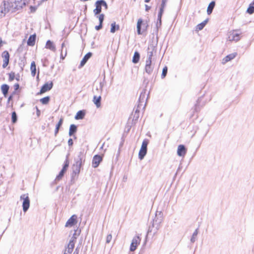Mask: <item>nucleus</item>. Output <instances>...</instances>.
I'll list each match as a JSON object with an SVG mask.
<instances>
[{"instance_id": "40", "label": "nucleus", "mask_w": 254, "mask_h": 254, "mask_svg": "<svg viewBox=\"0 0 254 254\" xmlns=\"http://www.w3.org/2000/svg\"><path fill=\"white\" fill-rule=\"evenodd\" d=\"M17 121V115L15 111H13L11 113V122L13 124H15Z\"/></svg>"}, {"instance_id": "28", "label": "nucleus", "mask_w": 254, "mask_h": 254, "mask_svg": "<svg viewBox=\"0 0 254 254\" xmlns=\"http://www.w3.org/2000/svg\"><path fill=\"white\" fill-rule=\"evenodd\" d=\"M46 48L54 52H55L56 50V47L54 45L53 42L50 40L47 41L46 44Z\"/></svg>"}, {"instance_id": "43", "label": "nucleus", "mask_w": 254, "mask_h": 254, "mask_svg": "<svg viewBox=\"0 0 254 254\" xmlns=\"http://www.w3.org/2000/svg\"><path fill=\"white\" fill-rule=\"evenodd\" d=\"M68 156H69V154H68L66 155V159L64 161V164L63 166V168H65L67 169L68 166H69V160H68Z\"/></svg>"}, {"instance_id": "60", "label": "nucleus", "mask_w": 254, "mask_h": 254, "mask_svg": "<svg viewBox=\"0 0 254 254\" xmlns=\"http://www.w3.org/2000/svg\"><path fill=\"white\" fill-rule=\"evenodd\" d=\"M79 248L78 247H77L74 252H73V254H79Z\"/></svg>"}, {"instance_id": "6", "label": "nucleus", "mask_w": 254, "mask_h": 254, "mask_svg": "<svg viewBox=\"0 0 254 254\" xmlns=\"http://www.w3.org/2000/svg\"><path fill=\"white\" fill-rule=\"evenodd\" d=\"M85 154L83 151H80L77 156L74 158L75 163L73 165H77V166L81 167L85 162Z\"/></svg>"}, {"instance_id": "16", "label": "nucleus", "mask_w": 254, "mask_h": 254, "mask_svg": "<svg viewBox=\"0 0 254 254\" xmlns=\"http://www.w3.org/2000/svg\"><path fill=\"white\" fill-rule=\"evenodd\" d=\"M202 98L203 97L201 96L197 99L196 103L194 105V111L195 112H199L201 108L204 106L205 103L204 102L201 103Z\"/></svg>"}, {"instance_id": "57", "label": "nucleus", "mask_w": 254, "mask_h": 254, "mask_svg": "<svg viewBox=\"0 0 254 254\" xmlns=\"http://www.w3.org/2000/svg\"><path fill=\"white\" fill-rule=\"evenodd\" d=\"M73 141L72 138H69L68 140V144L69 146H71L73 145Z\"/></svg>"}, {"instance_id": "56", "label": "nucleus", "mask_w": 254, "mask_h": 254, "mask_svg": "<svg viewBox=\"0 0 254 254\" xmlns=\"http://www.w3.org/2000/svg\"><path fill=\"white\" fill-rule=\"evenodd\" d=\"M166 2H167L162 1L160 8L164 9L166 5Z\"/></svg>"}, {"instance_id": "61", "label": "nucleus", "mask_w": 254, "mask_h": 254, "mask_svg": "<svg viewBox=\"0 0 254 254\" xmlns=\"http://www.w3.org/2000/svg\"><path fill=\"white\" fill-rule=\"evenodd\" d=\"M145 11H148L151 8V6H148L147 4L145 5Z\"/></svg>"}, {"instance_id": "18", "label": "nucleus", "mask_w": 254, "mask_h": 254, "mask_svg": "<svg viewBox=\"0 0 254 254\" xmlns=\"http://www.w3.org/2000/svg\"><path fill=\"white\" fill-rule=\"evenodd\" d=\"M92 53L91 52L87 53L82 59L78 68H80L83 67L86 64L88 60L92 57Z\"/></svg>"}, {"instance_id": "45", "label": "nucleus", "mask_w": 254, "mask_h": 254, "mask_svg": "<svg viewBox=\"0 0 254 254\" xmlns=\"http://www.w3.org/2000/svg\"><path fill=\"white\" fill-rule=\"evenodd\" d=\"M139 108H137L136 109L134 116H133V119H135V120H137L139 118Z\"/></svg>"}, {"instance_id": "34", "label": "nucleus", "mask_w": 254, "mask_h": 254, "mask_svg": "<svg viewBox=\"0 0 254 254\" xmlns=\"http://www.w3.org/2000/svg\"><path fill=\"white\" fill-rule=\"evenodd\" d=\"M208 19H206L205 20H204L203 22L197 24L196 26V31L201 30L202 29H203V28L204 27V26L206 25V24L208 22Z\"/></svg>"}, {"instance_id": "35", "label": "nucleus", "mask_w": 254, "mask_h": 254, "mask_svg": "<svg viewBox=\"0 0 254 254\" xmlns=\"http://www.w3.org/2000/svg\"><path fill=\"white\" fill-rule=\"evenodd\" d=\"M110 32L114 33L116 31H118L120 29V26L118 24H116L115 22L112 23L111 25Z\"/></svg>"}, {"instance_id": "47", "label": "nucleus", "mask_w": 254, "mask_h": 254, "mask_svg": "<svg viewBox=\"0 0 254 254\" xmlns=\"http://www.w3.org/2000/svg\"><path fill=\"white\" fill-rule=\"evenodd\" d=\"M101 3V5H102V6L104 7L105 9L107 10L108 8V4L105 0H101V1L100 2Z\"/></svg>"}, {"instance_id": "50", "label": "nucleus", "mask_w": 254, "mask_h": 254, "mask_svg": "<svg viewBox=\"0 0 254 254\" xmlns=\"http://www.w3.org/2000/svg\"><path fill=\"white\" fill-rule=\"evenodd\" d=\"M30 12L34 13L37 9V7L31 5L30 6Z\"/></svg>"}, {"instance_id": "36", "label": "nucleus", "mask_w": 254, "mask_h": 254, "mask_svg": "<svg viewBox=\"0 0 254 254\" xmlns=\"http://www.w3.org/2000/svg\"><path fill=\"white\" fill-rule=\"evenodd\" d=\"M30 69L32 76L34 77L36 73V65L35 62L34 61H33L31 64Z\"/></svg>"}, {"instance_id": "32", "label": "nucleus", "mask_w": 254, "mask_h": 254, "mask_svg": "<svg viewBox=\"0 0 254 254\" xmlns=\"http://www.w3.org/2000/svg\"><path fill=\"white\" fill-rule=\"evenodd\" d=\"M63 124V119L61 118L58 123V124L56 126V128L55 130V136H56L59 133V129L61 126H62Z\"/></svg>"}, {"instance_id": "7", "label": "nucleus", "mask_w": 254, "mask_h": 254, "mask_svg": "<svg viewBox=\"0 0 254 254\" xmlns=\"http://www.w3.org/2000/svg\"><path fill=\"white\" fill-rule=\"evenodd\" d=\"M160 216L159 217L157 216V214H156L155 217L154 219H153L152 221V227H155L154 230H153V235H155L157 231L160 228V224L162 222V212L160 211L159 214Z\"/></svg>"}, {"instance_id": "3", "label": "nucleus", "mask_w": 254, "mask_h": 254, "mask_svg": "<svg viewBox=\"0 0 254 254\" xmlns=\"http://www.w3.org/2000/svg\"><path fill=\"white\" fill-rule=\"evenodd\" d=\"M81 168V167L77 166V165H72L70 180V184L71 185L74 184L75 181L78 179Z\"/></svg>"}, {"instance_id": "48", "label": "nucleus", "mask_w": 254, "mask_h": 254, "mask_svg": "<svg viewBox=\"0 0 254 254\" xmlns=\"http://www.w3.org/2000/svg\"><path fill=\"white\" fill-rule=\"evenodd\" d=\"M154 229H155V227H152V224L151 225H150L149 226L148 231H147V234H149V233H151V232L153 233V230H154Z\"/></svg>"}, {"instance_id": "39", "label": "nucleus", "mask_w": 254, "mask_h": 254, "mask_svg": "<svg viewBox=\"0 0 254 254\" xmlns=\"http://www.w3.org/2000/svg\"><path fill=\"white\" fill-rule=\"evenodd\" d=\"M198 233V228H197L193 233L190 239V242L193 243L196 240V237Z\"/></svg>"}, {"instance_id": "55", "label": "nucleus", "mask_w": 254, "mask_h": 254, "mask_svg": "<svg viewBox=\"0 0 254 254\" xmlns=\"http://www.w3.org/2000/svg\"><path fill=\"white\" fill-rule=\"evenodd\" d=\"M42 62L43 63V66H47V63L48 62V59H45L44 60H42Z\"/></svg>"}, {"instance_id": "21", "label": "nucleus", "mask_w": 254, "mask_h": 254, "mask_svg": "<svg viewBox=\"0 0 254 254\" xmlns=\"http://www.w3.org/2000/svg\"><path fill=\"white\" fill-rule=\"evenodd\" d=\"M77 130V127L74 124L70 125L69 129L68 135L70 136H74V138L76 139V137L74 135V134L76 132Z\"/></svg>"}, {"instance_id": "29", "label": "nucleus", "mask_w": 254, "mask_h": 254, "mask_svg": "<svg viewBox=\"0 0 254 254\" xmlns=\"http://www.w3.org/2000/svg\"><path fill=\"white\" fill-rule=\"evenodd\" d=\"M215 6V1H211L207 8V14L210 15L212 13L213 10Z\"/></svg>"}, {"instance_id": "2", "label": "nucleus", "mask_w": 254, "mask_h": 254, "mask_svg": "<svg viewBox=\"0 0 254 254\" xmlns=\"http://www.w3.org/2000/svg\"><path fill=\"white\" fill-rule=\"evenodd\" d=\"M11 11V8L8 3V1L3 0L0 6V18L5 16L6 13Z\"/></svg>"}, {"instance_id": "1", "label": "nucleus", "mask_w": 254, "mask_h": 254, "mask_svg": "<svg viewBox=\"0 0 254 254\" xmlns=\"http://www.w3.org/2000/svg\"><path fill=\"white\" fill-rule=\"evenodd\" d=\"M11 8V12L21 10L28 3L27 0H8Z\"/></svg>"}, {"instance_id": "46", "label": "nucleus", "mask_w": 254, "mask_h": 254, "mask_svg": "<svg viewBox=\"0 0 254 254\" xmlns=\"http://www.w3.org/2000/svg\"><path fill=\"white\" fill-rule=\"evenodd\" d=\"M105 15L104 14H99V16H98L99 23L103 24L104 20Z\"/></svg>"}, {"instance_id": "13", "label": "nucleus", "mask_w": 254, "mask_h": 254, "mask_svg": "<svg viewBox=\"0 0 254 254\" xmlns=\"http://www.w3.org/2000/svg\"><path fill=\"white\" fill-rule=\"evenodd\" d=\"M147 98H146V90L144 89L141 92L139 99H138V104L137 105V108H140L143 105L145 101L147 100Z\"/></svg>"}, {"instance_id": "41", "label": "nucleus", "mask_w": 254, "mask_h": 254, "mask_svg": "<svg viewBox=\"0 0 254 254\" xmlns=\"http://www.w3.org/2000/svg\"><path fill=\"white\" fill-rule=\"evenodd\" d=\"M167 72H168V68L166 66H165V67H163V69H162V74H161V78L162 79L164 78L167 74Z\"/></svg>"}, {"instance_id": "22", "label": "nucleus", "mask_w": 254, "mask_h": 254, "mask_svg": "<svg viewBox=\"0 0 254 254\" xmlns=\"http://www.w3.org/2000/svg\"><path fill=\"white\" fill-rule=\"evenodd\" d=\"M156 48V46H154L153 44L150 45V46L148 48V53H147V57L146 60H151L152 61V57H153V52Z\"/></svg>"}, {"instance_id": "27", "label": "nucleus", "mask_w": 254, "mask_h": 254, "mask_svg": "<svg viewBox=\"0 0 254 254\" xmlns=\"http://www.w3.org/2000/svg\"><path fill=\"white\" fill-rule=\"evenodd\" d=\"M230 41H238L240 39V34L233 32L229 36Z\"/></svg>"}, {"instance_id": "10", "label": "nucleus", "mask_w": 254, "mask_h": 254, "mask_svg": "<svg viewBox=\"0 0 254 254\" xmlns=\"http://www.w3.org/2000/svg\"><path fill=\"white\" fill-rule=\"evenodd\" d=\"M103 156L96 154L95 155L92 159V166L93 168H97L103 161Z\"/></svg>"}, {"instance_id": "26", "label": "nucleus", "mask_w": 254, "mask_h": 254, "mask_svg": "<svg viewBox=\"0 0 254 254\" xmlns=\"http://www.w3.org/2000/svg\"><path fill=\"white\" fill-rule=\"evenodd\" d=\"M85 116V111L80 110L77 112L74 118L75 120H82L84 118Z\"/></svg>"}, {"instance_id": "42", "label": "nucleus", "mask_w": 254, "mask_h": 254, "mask_svg": "<svg viewBox=\"0 0 254 254\" xmlns=\"http://www.w3.org/2000/svg\"><path fill=\"white\" fill-rule=\"evenodd\" d=\"M247 12L250 14H252L254 13V6L251 4L249 5V7L247 8Z\"/></svg>"}, {"instance_id": "63", "label": "nucleus", "mask_w": 254, "mask_h": 254, "mask_svg": "<svg viewBox=\"0 0 254 254\" xmlns=\"http://www.w3.org/2000/svg\"><path fill=\"white\" fill-rule=\"evenodd\" d=\"M67 170V169L63 167L62 170H61V171H62V173H64L65 174V172H66Z\"/></svg>"}, {"instance_id": "17", "label": "nucleus", "mask_w": 254, "mask_h": 254, "mask_svg": "<svg viewBox=\"0 0 254 254\" xmlns=\"http://www.w3.org/2000/svg\"><path fill=\"white\" fill-rule=\"evenodd\" d=\"M77 216L76 215H72L67 221L65 224V227H72L77 223Z\"/></svg>"}, {"instance_id": "15", "label": "nucleus", "mask_w": 254, "mask_h": 254, "mask_svg": "<svg viewBox=\"0 0 254 254\" xmlns=\"http://www.w3.org/2000/svg\"><path fill=\"white\" fill-rule=\"evenodd\" d=\"M154 69L152 65V61L146 60L145 62V71L148 74H151Z\"/></svg>"}, {"instance_id": "5", "label": "nucleus", "mask_w": 254, "mask_h": 254, "mask_svg": "<svg viewBox=\"0 0 254 254\" xmlns=\"http://www.w3.org/2000/svg\"><path fill=\"white\" fill-rule=\"evenodd\" d=\"M149 141L146 139H144L142 143V145L138 153V158L141 160L144 158L147 153V145Z\"/></svg>"}, {"instance_id": "25", "label": "nucleus", "mask_w": 254, "mask_h": 254, "mask_svg": "<svg viewBox=\"0 0 254 254\" xmlns=\"http://www.w3.org/2000/svg\"><path fill=\"white\" fill-rule=\"evenodd\" d=\"M9 89V86L6 84H3L1 86V90L4 97L7 96Z\"/></svg>"}, {"instance_id": "23", "label": "nucleus", "mask_w": 254, "mask_h": 254, "mask_svg": "<svg viewBox=\"0 0 254 254\" xmlns=\"http://www.w3.org/2000/svg\"><path fill=\"white\" fill-rule=\"evenodd\" d=\"M74 235L75 234H73V237H72L71 239L69 241V243L68 244L67 247L65 248L73 251L74 248L75 243L76 239V238L74 236Z\"/></svg>"}, {"instance_id": "24", "label": "nucleus", "mask_w": 254, "mask_h": 254, "mask_svg": "<svg viewBox=\"0 0 254 254\" xmlns=\"http://www.w3.org/2000/svg\"><path fill=\"white\" fill-rule=\"evenodd\" d=\"M36 39V35L35 34L30 35L27 40V45L33 46L35 44Z\"/></svg>"}, {"instance_id": "59", "label": "nucleus", "mask_w": 254, "mask_h": 254, "mask_svg": "<svg viewBox=\"0 0 254 254\" xmlns=\"http://www.w3.org/2000/svg\"><path fill=\"white\" fill-rule=\"evenodd\" d=\"M36 114H37V116L39 117V116H40V114H41L40 110L38 109V108L37 106L36 107Z\"/></svg>"}, {"instance_id": "31", "label": "nucleus", "mask_w": 254, "mask_h": 254, "mask_svg": "<svg viewBox=\"0 0 254 254\" xmlns=\"http://www.w3.org/2000/svg\"><path fill=\"white\" fill-rule=\"evenodd\" d=\"M93 101L97 108L100 107L101 106V97L100 96L97 97L94 95Z\"/></svg>"}, {"instance_id": "11", "label": "nucleus", "mask_w": 254, "mask_h": 254, "mask_svg": "<svg viewBox=\"0 0 254 254\" xmlns=\"http://www.w3.org/2000/svg\"><path fill=\"white\" fill-rule=\"evenodd\" d=\"M140 240L141 239L139 236H136L133 238L130 246V251L134 252L136 249L137 245L140 243Z\"/></svg>"}, {"instance_id": "9", "label": "nucleus", "mask_w": 254, "mask_h": 254, "mask_svg": "<svg viewBox=\"0 0 254 254\" xmlns=\"http://www.w3.org/2000/svg\"><path fill=\"white\" fill-rule=\"evenodd\" d=\"M54 84L52 81L50 82L45 83L41 88V89L39 92L37 93V95H41L47 91H50L53 87Z\"/></svg>"}, {"instance_id": "8", "label": "nucleus", "mask_w": 254, "mask_h": 254, "mask_svg": "<svg viewBox=\"0 0 254 254\" xmlns=\"http://www.w3.org/2000/svg\"><path fill=\"white\" fill-rule=\"evenodd\" d=\"M20 200H23L22 208L24 212H26L29 209L30 206V199L28 194H23L20 196Z\"/></svg>"}, {"instance_id": "38", "label": "nucleus", "mask_w": 254, "mask_h": 254, "mask_svg": "<svg viewBox=\"0 0 254 254\" xmlns=\"http://www.w3.org/2000/svg\"><path fill=\"white\" fill-rule=\"evenodd\" d=\"M64 173H62V171H60V173H59V174L57 176L55 180H54V181L53 182V184H57V183L60 181L62 178L64 177Z\"/></svg>"}, {"instance_id": "19", "label": "nucleus", "mask_w": 254, "mask_h": 254, "mask_svg": "<svg viewBox=\"0 0 254 254\" xmlns=\"http://www.w3.org/2000/svg\"><path fill=\"white\" fill-rule=\"evenodd\" d=\"M101 0H98L95 2L96 8L93 10V12L95 15L99 14L102 11L101 3L100 2Z\"/></svg>"}, {"instance_id": "44", "label": "nucleus", "mask_w": 254, "mask_h": 254, "mask_svg": "<svg viewBox=\"0 0 254 254\" xmlns=\"http://www.w3.org/2000/svg\"><path fill=\"white\" fill-rule=\"evenodd\" d=\"M8 76H9L8 80L9 81H12L14 80V79L15 78V74L14 72L11 71V72L8 73Z\"/></svg>"}, {"instance_id": "62", "label": "nucleus", "mask_w": 254, "mask_h": 254, "mask_svg": "<svg viewBox=\"0 0 254 254\" xmlns=\"http://www.w3.org/2000/svg\"><path fill=\"white\" fill-rule=\"evenodd\" d=\"M12 99H13L12 95H9V96L8 97L7 103H9L10 102V101L12 100Z\"/></svg>"}, {"instance_id": "49", "label": "nucleus", "mask_w": 254, "mask_h": 254, "mask_svg": "<svg viewBox=\"0 0 254 254\" xmlns=\"http://www.w3.org/2000/svg\"><path fill=\"white\" fill-rule=\"evenodd\" d=\"M112 239V236L111 234H108L106 238V243H109Z\"/></svg>"}, {"instance_id": "58", "label": "nucleus", "mask_w": 254, "mask_h": 254, "mask_svg": "<svg viewBox=\"0 0 254 254\" xmlns=\"http://www.w3.org/2000/svg\"><path fill=\"white\" fill-rule=\"evenodd\" d=\"M13 87H14V90L17 91L19 88L20 86L18 83H15Z\"/></svg>"}, {"instance_id": "37", "label": "nucleus", "mask_w": 254, "mask_h": 254, "mask_svg": "<svg viewBox=\"0 0 254 254\" xmlns=\"http://www.w3.org/2000/svg\"><path fill=\"white\" fill-rule=\"evenodd\" d=\"M50 101V97L49 96H46V97L40 99V102L43 105H47L48 104H49Z\"/></svg>"}, {"instance_id": "33", "label": "nucleus", "mask_w": 254, "mask_h": 254, "mask_svg": "<svg viewBox=\"0 0 254 254\" xmlns=\"http://www.w3.org/2000/svg\"><path fill=\"white\" fill-rule=\"evenodd\" d=\"M140 59V54L138 52L135 51L134 53L132 62L134 64H137L138 63Z\"/></svg>"}, {"instance_id": "53", "label": "nucleus", "mask_w": 254, "mask_h": 254, "mask_svg": "<svg viewBox=\"0 0 254 254\" xmlns=\"http://www.w3.org/2000/svg\"><path fill=\"white\" fill-rule=\"evenodd\" d=\"M73 251L65 248L64 254H71Z\"/></svg>"}, {"instance_id": "14", "label": "nucleus", "mask_w": 254, "mask_h": 254, "mask_svg": "<svg viewBox=\"0 0 254 254\" xmlns=\"http://www.w3.org/2000/svg\"><path fill=\"white\" fill-rule=\"evenodd\" d=\"M187 149L185 145L180 144L178 146L177 155L180 157H184L187 153Z\"/></svg>"}, {"instance_id": "51", "label": "nucleus", "mask_w": 254, "mask_h": 254, "mask_svg": "<svg viewBox=\"0 0 254 254\" xmlns=\"http://www.w3.org/2000/svg\"><path fill=\"white\" fill-rule=\"evenodd\" d=\"M102 27H103V24L99 23V24L98 25L96 26L95 28L96 30L99 31L100 29H101L102 28Z\"/></svg>"}, {"instance_id": "52", "label": "nucleus", "mask_w": 254, "mask_h": 254, "mask_svg": "<svg viewBox=\"0 0 254 254\" xmlns=\"http://www.w3.org/2000/svg\"><path fill=\"white\" fill-rule=\"evenodd\" d=\"M164 9L159 8V11L158 14V16L159 17H162L164 12Z\"/></svg>"}, {"instance_id": "30", "label": "nucleus", "mask_w": 254, "mask_h": 254, "mask_svg": "<svg viewBox=\"0 0 254 254\" xmlns=\"http://www.w3.org/2000/svg\"><path fill=\"white\" fill-rule=\"evenodd\" d=\"M162 25V17H159L158 16L157 17V21L156 24V27H155V33L156 35L157 36L158 33V30L159 28L161 27ZM157 39L158 40V37L157 36Z\"/></svg>"}, {"instance_id": "20", "label": "nucleus", "mask_w": 254, "mask_h": 254, "mask_svg": "<svg viewBox=\"0 0 254 254\" xmlns=\"http://www.w3.org/2000/svg\"><path fill=\"white\" fill-rule=\"evenodd\" d=\"M237 55V53L235 52V53H233L230 54L226 56L223 59L222 62V64H225L226 63L232 60L236 57Z\"/></svg>"}, {"instance_id": "4", "label": "nucleus", "mask_w": 254, "mask_h": 254, "mask_svg": "<svg viewBox=\"0 0 254 254\" xmlns=\"http://www.w3.org/2000/svg\"><path fill=\"white\" fill-rule=\"evenodd\" d=\"M148 27V24L147 22H144L143 20L141 18L138 19L137 22V33L138 35H141L143 33L146 31Z\"/></svg>"}, {"instance_id": "54", "label": "nucleus", "mask_w": 254, "mask_h": 254, "mask_svg": "<svg viewBox=\"0 0 254 254\" xmlns=\"http://www.w3.org/2000/svg\"><path fill=\"white\" fill-rule=\"evenodd\" d=\"M124 142H125V139L124 138V137L123 136L122 137V140L119 145V149H121L122 147V146L124 145Z\"/></svg>"}, {"instance_id": "64", "label": "nucleus", "mask_w": 254, "mask_h": 254, "mask_svg": "<svg viewBox=\"0 0 254 254\" xmlns=\"http://www.w3.org/2000/svg\"><path fill=\"white\" fill-rule=\"evenodd\" d=\"M19 78H20V75H19V74L18 73L17 75H16V76L15 77V79L17 81H19Z\"/></svg>"}, {"instance_id": "12", "label": "nucleus", "mask_w": 254, "mask_h": 254, "mask_svg": "<svg viewBox=\"0 0 254 254\" xmlns=\"http://www.w3.org/2000/svg\"><path fill=\"white\" fill-rule=\"evenodd\" d=\"M1 57L3 58L2 67L5 68L8 65L9 62L10 55L8 52L7 51H3L2 53Z\"/></svg>"}]
</instances>
